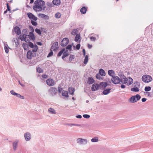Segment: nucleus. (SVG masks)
Returning <instances> with one entry per match:
<instances>
[{
  "label": "nucleus",
  "instance_id": "f257e3e1",
  "mask_svg": "<svg viewBox=\"0 0 153 153\" xmlns=\"http://www.w3.org/2000/svg\"><path fill=\"white\" fill-rule=\"evenodd\" d=\"M34 4L35 5L33 6V9L35 11L37 12L40 9L42 10V7L45 5V2L42 0H36Z\"/></svg>",
  "mask_w": 153,
  "mask_h": 153
},
{
  "label": "nucleus",
  "instance_id": "f03ea898",
  "mask_svg": "<svg viewBox=\"0 0 153 153\" xmlns=\"http://www.w3.org/2000/svg\"><path fill=\"white\" fill-rule=\"evenodd\" d=\"M38 47L37 45H36L34 49H32V51L29 50L27 53V59H30L32 57H34L36 55V52L37 51Z\"/></svg>",
  "mask_w": 153,
  "mask_h": 153
},
{
  "label": "nucleus",
  "instance_id": "7ed1b4c3",
  "mask_svg": "<svg viewBox=\"0 0 153 153\" xmlns=\"http://www.w3.org/2000/svg\"><path fill=\"white\" fill-rule=\"evenodd\" d=\"M141 98V96L138 94H137L136 95L131 97L129 99V101L130 102L134 103L136 102Z\"/></svg>",
  "mask_w": 153,
  "mask_h": 153
},
{
  "label": "nucleus",
  "instance_id": "20e7f679",
  "mask_svg": "<svg viewBox=\"0 0 153 153\" xmlns=\"http://www.w3.org/2000/svg\"><path fill=\"white\" fill-rule=\"evenodd\" d=\"M142 80L144 82L148 83L152 81V79L150 76L145 75L142 76Z\"/></svg>",
  "mask_w": 153,
  "mask_h": 153
},
{
  "label": "nucleus",
  "instance_id": "39448f33",
  "mask_svg": "<svg viewBox=\"0 0 153 153\" xmlns=\"http://www.w3.org/2000/svg\"><path fill=\"white\" fill-rule=\"evenodd\" d=\"M28 32L27 29H25L23 30L22 32V34L20 36V39L22 41H23L25 39L24 37L27 36Z\"/></svg>",
  "mask_w": 153,
  "mask_h": 153
},
{
  "label": "nucleus",
  "instance_id": "423d86ee",
  "mask_svg": "<svg viewBox=\"0 0 153 153\" xmlns=\"http://www.w3.org/2000/svg\"><path fill=\"white\" fill-rule=\"evenodd\" d=\"M120 77V82H121L123 84H125L127 83L128 79L124 75H120L119 76Z\"/></svg>",
  "mask_w": 153,
  "mask_h": 153
},
{
  "label": "nucleus",
  "instance_id": "0eeeda50",
  "mask_svg": "<svg viewBox=\"0 0 153 153\" xmlns=\"http://www.w3.org/2000/svg\"><path fill=\"white\" fill-rule=\"evenodd\" d=\"M120 79L118 76H114L113 77H112L111 81L114 84H117L120 83Z\"/></svg>",
  "mask_w": 153,
  "mask_h": 153
},
{
  "label": "nucleus",
  "instance_id": "6e6552de",
  "mask_svg": "<svg viewBox=\"0 0 153 153\" xmlns=\"http://www.w3.org/2000/svg\"><path fill=\"white\" fill-rule=\"evenodd\" d=\"M27 16L30 20L36 21L37 20V18L34 16L32 13L29 12L27 13Z\"/></svg>",
  "mask_w": 153,
  "mask_h": 153
},
{
  "label": "nucleus",
  "instance_id": "1a4fd4ad",
  "mask_svg": "<svg viewBox=\"0 0 153 153\" xmlns=\"http://www.w3.org/2000/svg\"><path fill=\"white\" fill-rule=\"evenodd\" d=\"M77 143L79 144H86L88 143L87 140L79 138L77 139Z\"/></svg>",
  "mask_w": 153,
  "mask_h": 153
},
{
  "label": "nucleus",
  "instance_id": "9d476101",
  "mask_svg": "<svg viewBox=\"0 0 153 153\" xmlns=\"http://www.w3.org/2000/svg\"><path fill=\"white\" fill-rule=\"evenodd\" d=\"M69 42V39L67 38H64L61 42V45L62 47L67 45Z\"/></svg>",
  "mask_w": 153,
  "mask_h": 153
},
{
  "label": "nucleus",
  "instance_id": "9b49d317",
  "mask_svg": "<svg viewBox=\"0 0 153 153\" xmlns=\"http://www.w3.org/2000/svg\"><path fill=\"white\" fill-rule=\"evenodd\" d=\"M100 87V85L98 84H94L92 85L91 90L93 91H95L97 90Z\"/></svg>",
  "mask_w": 153,
  "mask_h": 153
},
{
  "label": "nucleus",
  "instance_id": "f8f14e48",
  "mask_svg": "<svg viewBox=\"0 0 153 153\" xmlns=\"http://www.w3.org/2000/svg\"><path fill=\"white\" fill-rule=\"evenodd\" d=\"M52 96L55 95L57 92V89L55 87H51L49 91Z\"/></svg>",
  "mask_w": 153,
  "mask_h": 153
},
{
  "label": "nucleus",
  "instance_id": "ddd939ff",
  "mask_svg": "<svg viewBox=\"0 0 153 153\" xmlns=\"http://www.w3.org/2000/svg\"><path fill=\"white\" fill-rule=\"evenodd\" d=\"M25 140L26 141L30 140L31 139V134L29 132H27L24 134Z\"/></svg>",
  "mask_w": 153,
  "mask_h": 153
},
{
  "label": "nucleus",
  "instance_id": "4468645a",
  "mask_svg": "<svg viewBox=\"0 0 153 153\" xmlns=\"http://www.w3.org/2000/svg\"><path fill=\"white\" fill-rule=\"evenodd\" d=\"M58 42H54L53 45L51 46V49H53L54 51H55L57 50L58 48Z\"/></svg>",
  "mask_w": 153,
  "mask_h": 153
},
{
  "label": "nucleus",
  "instance_id": "2eb2a0df",
  "mask_svg": "<svg viewBox=\"0 0 153 153\" xmlns=\"http://www.w3.org/2000/svg\"><path fill=\"white\" fill-rule=\"evenodd\" d=\"M46 82L47 84L49 86H53L54 85V81L52 79H48L46 81Z\"/></svg>",
  "mask_w": 153,
  "mask_h": 153
},
{
  "label": "nucleus",
  "instance_id": "dca6fc26",
  "mask_svg": "<svg viewBox=\"0 0 153 153\" xmlns=\"http://www.w3.org/2000/svg\"><path fill=\"white\" fill-rule=\"evenodd\" d=\"M27 36L33 41L35 40V36L33 32H30L29 34L27 35Z\"/></svg>",
  "mask_w": 153,
  "mask_h": 153
},
{
  "label": "nucleus",
  "instance_id": "f3484780",
  "mask_svg": "<svg viewBox=\"0 0 153 153\" xmlns=\"http://www.w3.org/2000/svg\"><path fill=\"white\" fill-rule=\"evenodd\" d=\"M14 30L17 35H19L21 33L20 28L18 26H16L14 28Z\"/></svg>",
  "mask_w": 153,
  "mask_h": 153
},
{
  "label": "nucleus",
  "instance_id": "a211bd4d",
  "mask_svg": "<svg viewBox=\"0 0 153 153\" xmlns=\"http://www.w3.org/2000/svg\"><path fill=\"white\" fill-rule=\"evenodd\" d=\"M95 82V81L94 78L91 77H88L87 83L89 85L93 84Z\"/></svg>",
  "mask_w": 153,
  "mask_h": 153
},
{
  "label": "nucleus",
  "instance_id": "6ab92c4d",
  "mask_svg": "<svg viewBox=\"0 0 153 153\" xmlns=\"http://www.w3.org/2000/svg\"><path fill=\"white\" fill-rule=\"evenodd\" d=\"M108 75L112 77L114 76V75L115 74V72L112 70H108Z\"/></svg>",
  "mask_w": 153,
  "mask_h": 153
},
{
  "label": "nucleus",
  "instance_id": "aec40b11",
  "mask_svg": "<svg viewBox=\"0 0 153 153\" xmlns=\"http://www.w3.org/2000/svg\"><path fill=\"white\" fill-rule=\"evenodd\" d=\"M99 73L101 75V76H105L106 74V73L104 70L101 68L100 69Z\"/></svg>",
  "mask_w": 153,
  "mask_h": 153
},
{
  "label": "nucleus",
  "instance_id": "412c9836",
  "mask_svg": "<svg viewBox=\"0 0 153 153\" xmlns=\"http://www.w3.org/2000/svg\"><path fill=\"white\" fill-rule=\"evenodd\" d=\"M111 88H107L104 90L102 92L103 94L105 95H106L108 94L109 93H110V91L111 90Z\"/></svg>",
  "mask_w": 153,
  "mask_h": 153
},
{
  "label": "nucleus",
  "instance_id": "4be33fe9",
  "mask_svg": "<svg viewBox=\"0 0 153 153\" xmlns=\"http://www.w3.org/2000/svg\"><path fill=\"white\" fill-rule=\"evenodd\" d=\"M52 3L54 5H59L61 3V1L60 0H53Z\"/></svg>",
  "mask_w": 153,
  "mask_h": 153
},
{
  "label": "nucleus",
  "instance_id": "5701e85b",
  "mask_svg": "<svg viewBox=\"0 0 153 153\" xmlns=\"http://www.w3.org/2000/svg\"><path fill=\"white\" fill-rule=\"evenodd\" d=\"M18 143V141H15L13 143V146L14 150H16Z\"/></svg>",
  "mask_w": 153,
  "mask_h": 153
},
{
  "label": "nucleus",
  "instance_id": "b1692460",
  "mask_svg": "<svg viewBox=\"0 0 153 153\" xmlns=\"http://www.w3.org/2000/svg\"><path fill=\"white\" fill-rule=\"evenodd\" d=\"M39 16H41V17L44 19H49V17L48 16L45 15L44 14L39 13Z\"/></svg>",
  "mask_w": 153,
  "mask_h": 153
},
{
  "label": "nucleus",
  "instance_id": "393cba45",
  "mask_svg": "<svg viewBox=\"0 0 153 153\" xmlns=\"http://www.w3.org/2000/svg\"><path fill=\"white\" fill-rule=\"evenodd\" d=\"M100 86H102L103 89L105 88L108 85L107 82H100Z\"/></svg>",
  "mask_w": 153,
  "mask_h": 153
},
{
  "label": "nucleus",
  "instance_id": "a878e982",
  "mask_svg": "<svg viewBox=\"0 0 153 153\" xmlns=\"http://www.w3.org/2000/svg\"><path fill=\"white\" fill-rule=\"evenodd\" d=\"M87 9L85 7H82L80 10V12L84 14L86 13Z\"/></svg>",
  "mask_w": 153,
  "mask_h": 153
},
{
  "label": "nucleus",
  "instance_id": "bb28decb",
  "mask_svg": "<svg viewBox=\"0 0 153 153\" xmlns=\"http://www.w3.org/2000/svg\"><path fill=\"white\" fill-rule=\"evenodd\" d=\"M62 95L63 96H65L66 97H68V91L63 90L62 91Z\"/></svg>",
  "mask_w": 153,
  "mask_h": 153
},
{
  "label": "nucleus",
  "instance_id": "cd10ccee",
  "mask_svg": "<svg viewBox=\"0 0 153 153\" xmlns=\"http://www.w3.org/2000/svg\"><path fill=\"white\" fill-rule=\"evenodd\" d=\"M128 79V80L127 83L128 85H131L133 82V80L131 78L129 77Z\"/></svg>",
  "mask_w": 153,
  "mask_h": 153
},
{
  "label": "nucleus",
  "instance_id": "c85d7f7f",
  "mask_svg": "<svg viewBox=\"0 0 153 153\" xmlns=\"http://www.w3.org/2000/svg\"><path fill=\"white\" fill-rule=\"evenodd\" d=\"M68 91L70 94L73 95L75 91V89L72 88L70 87L68 88Z\"/></svg>",
  "mask_w": 153,
  "mask_h": 153
},
{
  "label": "nucleus",
  "instance_id": "c756f323",
  "mask_svg": "<svg viewBox=\"0 0 153 153\" xmlns=\"http://www.w3.org/2000/svg\"><path fill=\"white\" fill-rule=\"evenodd\" d=\"M28 46L30 47L31 48H33L34 49L35 48L36 45H34L33 43L31 42H29L28 44Z\"/></svg>",
  "mask_w": 153,
  "mask_h": 153
},
{
  "label": "nucleus",
  "instance_id": "7c9ffc66",
  "mask_svg": "<svg viewBox=\"0 0 153 153\" xmlns=\"http://www.w3.org/2000/svg\"><path fill=\"white\" fill-rule=\"evenodd\" d=\"M48 111L52 114H56V111L54 109L51 108L48 109Z\"/></svg>",
  "mask_w": 153,
  "mask_h": 153
},
{
  "label": "nucleus",
  "instance_id": "2f4dec72",
  "mask_svg": "<svg viewBox=\"0 0 153 153\" xmlns=\"http://www.w3.org/2000/svg\"><path fill=\"white\" fill-rule=\"evenodd\" d=\"M65 48L62 49L57 54V56L59 57L61 56L62 53H63L65 51Z\"/></svg>",
  "mask_w": 153,
  "mask_h": 153
},
{
  "label": "nucleus",
  "instance_id": "473e14b6",
  "mask_svg": "<svg viewBox=\"0 0 153 153\" xmlns=\"http://www.w3.org/2000/svg\"><path fill=\"white\" fill-rule=\"evenodd\" d=\"M78 30L77 29H74L73 30L71 33V34L72 35H76L77 34Z\"/></svg>",
  "mask_w": 153,
  "mask_h": 153
},
{
  "label": "nucleus",
  "instance_id": "72a5a7b5",
  "mask_svg": "<svg viewBox=\"0 0 153 153\" xmlns=\"http://www.w3.org/2000/svg\"><path fill=\"white\" fill-rule=\"evenodd\" d=\"M131 90L132 91L137 92L139 91V88L137 87H134L131 89Z\"/></svg>",
  "mask_w": 153,
  "mask_h": 153
},
{
  "label": "nucleus",
  "instance_id": "f704fd0d",
  "mask_svg": "<svg viewBox=\"0 0 153 153\" xmlns=\"http://www.w3.org/2000/svg\"><path fill=\"white\" fill-rule=\"evenodd\" d=\"M101 75L99 74H97L96 75V78L99 80L102 79V78L101 76Z\"/></svg>",
  "mask_w": 153,
  "mask_h": 153
},
{
  "label": "nucleus",
  "instance_id": "c9c22d12",
  "mask_svg": "<svg viewBox=\"0 0 153 153\" xmlns=\"http://www.w3.org/2000/svg\"><path fill=\"white\" fill-rule=\"evenodd\" d=\"M88 56L87 55H86L85 56V59L84 60V64H86L88 62Z\"/></svg>",
  "mask_w": 153,
  "mask_h": 153
},
{
  "label": "nucleus",
  "instance_id": "e433bc0d",
  "mask_svg": "<svg viewBox=\"0 0 153 153\" xmlns=\"http://www.w3.org/2000/svg\"><path fill=\"white\" fill-rule=\"evenodd\" d=\"M73 43H72V45H69L66 47V49L67 50H69L70 51H71V47L72 45H73Z\"/></svg>",
  "mask_w": 153,
  "mask_h": 153
},
{
  "label": "nucleus",
  "instance_id": "4c0bfd02",
  "mask_svg": "<svg viewBox=\"0 0 153 153\" xmlns=\"http://www.w3.org/2000/svg\"><path fill=\"white\" fill-rule=\"evenodd\" d=\"M80 37V35L76 34L75 38L74 40L75 42H77Z\"/></svg>",
  "mask_w": 153,
  "mask_h": 153
},
{
  "label": "nucleus",
  "instance_id": "58836bf2",
  "mask_svg": "<svg viewBox=\"0 0 153 153\" xmlns=\"http://www.w3.org/2000/svg\"><path fill=\"white\" fill-rule=\"evenodd\" d=\"M35 31L36 33L38 34L39 35H41V32L40 30L39 29H38L37 28H36L35 29Z\"/></svg>",
  "mask_w": 153,
  "mask_h": 153
},
{
  "label": "nucleus",
  "instance_id": "ea45409f",
  "mask_svg": "<svg viewBox=\"0 0 153 153\" xmlns=\"http://www.w3.org/2000/svg\"><path fill=\"white\" fill-rule=\"evenodd\" d=\"M151 90V87L150 86H146L144 88L145 91L146 92L149 91Z\"/></svg>",
  "mask_w": 153,
  "mask_h": 153
},
{
  "label": "nucleus",
  "instance_id": "a19ab883",
  "mask_svg": "<svg viewBox=\"0 0 153 153\" xmlns=\"http://www.w3.org/2000/svg\"><path fill=\"white\" fill-rule=\"evenodd\" d=\"M15 95L17 97L20 98L22 99H24L25 98V97H24V96L21 95L19 94L16 93Z\"/></svg>",
  "mask_w": 153,
  "mask_h": 153
},
{
  "label": "nucleus",
  "instance_id": "79ce46f5",
  "mask_svg": "<svg viewBox=\"0 0 153 153\" xmlns=\"http://www.w3.org/2000/svg\"><path fill=\"white\" fill-rule=\"evenodd\" d=\"M91 140L92 142H96L98 141V139L97 137H95L92 138Z\"/></svg>",
  "mask_w": 153,
  "mask_h": 153
},
{
  "label": "nucleus",
  "instance_id": "37998d69",
  "mask_svg": "<svg viewBox=\"0 0 153 153\" xmlns=\"http://www.w3.org/2000/svg\"><path fill=\"white\" fill-rule=\"evenodd\" d=\"M46 4L47 5V6H48L49 7H53L54 6L53 3L51 2H47V3Z\"/></svg>",
  "mask_w": 153,
  "mask_h": 153
},
{
  "label": "nucleus",
  "instance_id": "c03bdc74",
  "mask_svg": "<svg viewBox=\"0 0 153 153\" xmlns=\"http://www.w3.org/2000/svg\"><path fill=\"white\" fill-rule=\"evenodd\" d=\"M74 58V56L73 55H71L69 58V61L72 62L71 61Z\"/></svg>",
  "mask_w": 153,
  "mask_h": 153
},
{
  "label": "nucleus",
  "instance_id": "a18cd8bd",
  "mask_svg": "<svg viewBox=\"0 0 153 153\" xmlns=\"http://www.w3.org/2000/svg\"><path fill=\"white\" fill-rule=\"evenodd\" d=\"M68 50H65L64 52L63 55H64L65 57L68 56L69 55V53H68Z\"/></svg>",
  "mask_w": 153,
  "mask_h": 153
},
{
  "label": "nucleus",
  "instance_id": "49530a36",
  "mask_svg": "<svg viewBox=\"0 0 153 153\" xmlns=\"http://www.w3.org/2000/svg\"><path fill=\"white\" fill-rule=\"evenodd\" d=\"M55 16L56 18H59L61 16V14L59 13H57L55 14Z\"/></svg>",
  "mask_w": 153,
  "mask_h": 153
},
{
  "label": "nucleus",
  "instance_id": "de8ad7c7",
  "mask_svg": "<svg viewBox=\"0 0 153 153\" xmlns=\"http://www.w3.org/2000/svg\"><path fill=\"white\" fill-rule=\"evenodd\" d=\"M31 23L34 26H36L38 24L36 22L32 20H31Z\"/></svg>",
  "mask_w": 153,
  "mask_h": 153
},
{
  "label": "nucleus",
  "instance_id": "09e8293b",
  "mask_svg": "<svg viewBox=\"0 0 153 153\" xmlns=\"http://www.w3.org/2000/svg\"><path fill=\"white\" fill-rule=\"evenodd\" d=\"M23 47L24 49L25 50H26L27 48L28 47V44L27 43H23Z\"/></svg>",
  "mask_w": 153,
  "mask_h": 153
},
{
  "label": "nucleus",
  "instance_id": "8fccbe9b",
  "mask_svg": "<svg viewBox=\"0 0 153 153\" xmlns=\"http://www.w3.org/2000/svg\"><path fill=\"white\" fill-rule=\"evenodd\" d=\"M51 51L49 53L47 56V57H50L53 55V52L52 49H51Z\"/></svg>",
  "mask_w": 153,
  "mask_h": 153
},
{
  "label": "nucleus",
  "instance_id": "3c124183",
  "mask_svg": "<svg viewBox=\"0 0 153 153\" xmlns=\"http://www.w3.org/2000/svg\"><path fill=\"white\" fill-rule=\"evenodd\" d=\"M24 38L25 39V40H24V41H25L26 42L29 43L30 42V39H28L29 38H28V36H25V37H24Z\"/></svg>",
  "mask_w": 153,
  "mask_h": 153
},
{
  "label": "nucleus",
  "instance_id": "603ef678",
  "mask_svg": "<svg viewBox=\"0 0 153 153\" xmlns=\"http://www.w3.org/2000/svg\"><path fill=\"white\" fill-rule=\"evenodd\" d=\"M4 50L6 53H7L9 52V50L7 47L6 46H4Z\"/></svg>",
  "mask_w": 153,
  "mask_h": 153
},
{
  "label": "nucleus",
  "instance_id": "864d4df0",
  "mask_svg": "<svg viewBox=\"0 0 153 153\" xmlns=\"http://www.w3.org/2000/svg\"><path fill=\"white\" fill-rule=\"evenodd\" d=\"M37 71L39 73H41L43 72V70L41 68L39 67L37 68Z\"/></svg>",
  "mask_w": 153,
  "mask_h": 153
},
{
  "label": "nucleus",
  "instance_id": "5fc2aeb1",
  "mask_svg": "<svg viewBox=\"0 0 153 153\" xmlns=\"http://www.w3.org/2000/svg\"><path fill=\"white\" fill-rule=\"evenodd\" d=\"M83 116L84 118L87 119H88L90 117V116L89 115L87 114H83Z\"/></svg>",
  "mask_w": 153,
  "mask_h": 153
},
{
  "label": "nucleus",
  "instance_id": "6e6d98bb",
  "mask_svg": "<svg viewBox=\"0 0 153 153\" xmlns=\"http://www.w3.org/2000/svg\"><path fill=\"white\" fill-rule=\"evenodd\" d=\"M6 5H7V10H8V11H9L10 13L11 11H10V7L9 5V4L8 3H7Z\"/></svg>",
  "mask_w": 153,
  "mask_h": 153
},
{
  "label": "nucleus",
  "instance_id": "4d7b16f0",
  "mask_svg": "<svg viewBox=\"0 0 153 153\" xmlns=\"http://www.w3.org/2000/svg\"><path fill=\"white\" fill-rule=\"evenodd\" d=\"M46 7L45 6H43L42 7V10H41V9H40L39 10H38V11H41L42 10H45Z\"/></svg>",
  "mask_w": 153,
  "mask_h": 153
},
{
  "label": "nucleus",
  "instance_id": "13d9d810",
  "mask_svg": "<svg viewBox=\"0 0 153 153\" xmlns=\"http://www.w3.org/2000/svg\"><path fill=\"white\" fill-rule=\"evenodd\" d=\"M80 47V44H77L76 46V49L77 50H78L79 49Z\"/></svg>",
  "mask_w": 153,
  "mask_h": 153
},
{
  "label": "nucleus",
  "instance_id": "bf43d9fd",
  "mask_svg": "<svg viewBox=\"0 0 153 153\" xmlns=\"http://www.w3.org/2000/svg\"><path fill=\"white\" fill-rule=\"evenodd\" d=\"M90 39L91 41H94L96 39V38L95 37L91 36L90 38Z\"/></svg>",
  "mask_w": 153,
  "mask_h": 153
},
{
  "label": "nucleus",
  "instance_id": "052dcab7",
  "mask_svg": "<svg viewBox=\"0 0 153 153\" xmlns=\"http://www.w3.org/2000/svg\"><path fill=\"white\" fill-rule=\"evenodd\" d=\"M10 93L14 95H15L16 93L14 92L13 90H12L10 91Z\"/></svg>",
  "mask_w": 153,
  "mask_h": 153
},
{
  "label": "nucleus",
  "instance_id": "680f3d73",
  "mask_svg": "<svg viewBox=\"0 0 153 153\" xmlns=\"http://www.w3.org/2000/svg\"><path fill=\"white\" fill-rule=\"evenodd\" d=\"M42 77L43 78L47 79L48 78V76L47 75L44 74L42 75Z\"/></svg>",
  "mask_w": 153,
  "mask_h": 153
},
{
  "label": "nucleus",
  "instance_id": "e2e57ef3",
  "mask_svg": "<svg viewBox=\"0 0 153 153\" xmlns=\"http://www.w3.org/2000/svg\"><path fill=\"white\" fill-rule=\"evenodd\" d=\"M58 88L59 93H61L62 90V88H61L59 86Z\"/></svg>",
  "mask_w": 153,
  "mask_h": 153
},
{
  "label": "nucleus",
  "instance_id": "0e129e2a",
  "mask_svg": "<svg viewBox=\"0 0 153 153\" xmlns=\"http://www.w3.org/2000/svg\"><path fill=\"white\" fill-rule=\"evenodd\" d=\"M29 28L31 31V32H33L34 31V30L32 26H29Z\"/></svg>",
  "mask_w": 153,
  "mask_h": 153
},
{
  "label": "nucleus",
  "instance_id": "69168bd1",
  "mask_svg": "<svg viewBox=\"0 0 153 153\" xmlns=\"http://www.w3.org/2000/svg\"><path fill=\"white\" fill-rule=\"evenodd\" d=\"M147 99L145 98H143L142 99V101L143 102H145L146 101Z\"/></svg>",
  "mask_w": 153,
  "mask_h": 153
},
{
  "label": "nucleus",
  "instance_id": "338daca9",
  "mask_svg": "<svg viewBox=\"0 0 153 153\" xmlns=\"http://www.w3.org/2000/svg\"><path fill=\"white\" fill-rule=\"evenodd\" d=\"M82 53H83V55L84 56H85V54H86L85 50V49H83L82 50Z\"/></svg>",
  "mask_w": 153,
  "mask_h": 153
},
{
  "label": "nucleus",
  "instance_id": "774afa93",
  "mask_svg": "<svg viewBox=\"0 0 153 153\" xmlns=\"http://www.w3.org/2000/svg\"><path fill=\"white\" fill-rule=\"evenodd\" d=\"M76 117L77 118L80 119V118H82V116L80 115H77L76 116Z\"/></svg>",
  "mask_w": 153,
  "mask_h": 153
}]
</instances>
